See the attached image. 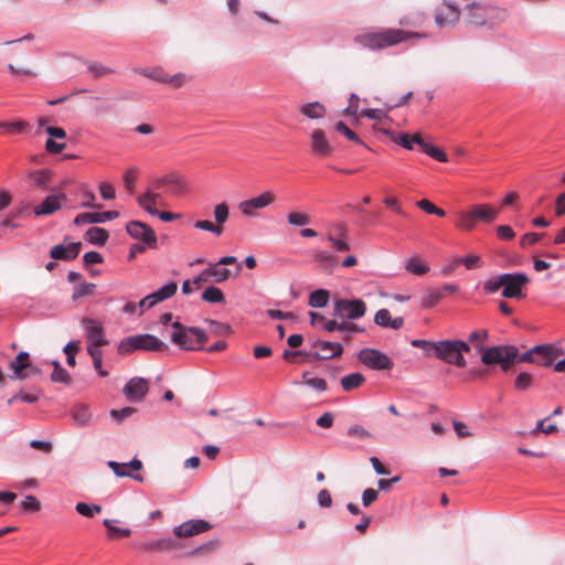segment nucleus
Here are the masks:
<instances>
[{
	"label": "nucleus",
	"mask_w": 565,
	"mask_h": 565,
	"mask_svg": "<svg viewBox=\"0 0 565 565\" xmlns=\"http://www.w3.org/2000/svg\"><path fill=\"white\" fill-rule=\"evenodd\" d=\"M391 312L387 309H380L374 316V322L379 327L388 328L391 321Z\"/></svg>",
	"instance_id": "nucleus-59"
},
{
	"label": "nucleus",
	"mask_w": 565,
	"mask_h": 565,
	"mask_svg": "<svg viewBox=\"0 0 565 565\" xmlns=\"http://www.w3.org/2000/svg\"><path fill=\"white\" fill-rule=\"evenodd\" d=\"M149 391L148 382L142 377H134L124 386V394L130 402H140Z\"/></svg>",
	"instance_id": "nucleus-19"
},
{
	"label": "nucleus",
	"mask_w": 565,
	"mask_h": 565,
	"mask_svg": "<svg viewBox=\"0 0 565 565\" xmlns=\"http://www.w3.org/2000/svg\"><path fill=\"white\" fill-rule=\"evenodd\" d=\"M444 298L443 289L427 288L420 298L423 308H433Z\"/></svg>",
	"instance_id": "nucleus-30"
},
{
	"label": "nucleus",
	"mask_w": 565,
	"mask_h": 565,
	"mask_svg": "<svg viewBox=\"0 0 565 565\" xmlns=\"http://www.w3.org/2000/svg\"><path fill=\"white\" fill-rule=\"evenodd\" d=\"M416 205L420 210L425 211L428 214H435V215H438V216H441V217L446 215V212L443 209L436 206L434 203H431L427 199H423V200L417 201Z\"/></svg>",
	"instance_id": "nucleus-51"
},
{
	"label": "nucleus",
	"mask_w": 565,
	"mask_h": 565,
	"mask_svg": "<svg viewBox=\"0 0 565 565\" xmlns=\"http://www.w3.org/2000/svg\"><path fill=\"white\" fill-rule=\"evenodd\" d=\"M476 222L492 223L497 220L499 211L488 204H476L470 209Z\"/></svg>",
	"instance_id": "nucleus-26"
},
{
	"label": "nucleus",
	"mask_w": 565,
	"mask_h": 565,
	"mask_svg": "<svg viewBox=\"0 0 565 565\" xmlns=\"http://www.w3.org/2000/svg\"><path fill=\"white\" fill-rule=\"evenodd\" d=\"M88 71L95 78L108 75L114 73V70L107 66H104L99 63L90 62L88 63Z\"/></svg>",
	"instance_id": "nucleus-55"
},
{
	"label": "nucleus",
	"mask_w": 565,
	"mask_h": 565,
	"mask_svg": "<svg viewBox=\"0 0 565 565\" xmlns=\"http://www.w3.org/2000/svg\"><path fill=\"white\" fill-rule=\"evenodd\" d=\"M178 290V284L175 281H170L159 288L158 290L149 294L147 296V300H150L153 306H156L159 302H162L167 299H170L175 295Z\"/></svg>",
	"instance_id": "nucleus-27"
},
{
	"label": "nucleus",
	"mask_w": 565,
	"mask_h": 565,
	"mask_svg": "<svg viewBox=\"0 0 565 565\" xmlns=\"http://www.w3.org/2000/svg\"><path fill=\"white\" fill-rule=\"evenodd\" d=\"M412 347L422 349L427 356L435 355L436 341L415 339L411 341Z\"/></svg>",
	"instance_id": "nucleus-50"
},
{
	"label": "nucleus",
	"mask_w": 565,
	"mask_h": 565,
	"mask_svg": "<svg viewBox=\"0 0 565 565\" xmlns=\"http://www.w3.org/2000/svg\"><path fill=\"white\" fill-rule=\"evenodd\" d=\"M405 268L407 271L418 276L425 275L429 270V267L422 263L417 257L409 258L406 262Z\"/></svg>",
	"instance_id": "nucleus-45"
},
{
	"label": "nucleus",
	"mask_w": 565,
	"mask_h": 565,
	"mask_svg": "<svg viewBox=\"0 0 565 565\" xmlns=\"http://www.w3.org/2000/svg\"><path fill=\"white\" fill-rule=\"evenodd\" d=\"M414 140L416 142V145L419 146L420 150L426 153L427 156H429L430 158L439 161V162H447L448 161V156L447 153L441 150L440 148L429 143V142H426L420 134H415L414 135Z\"/></svg>",
	"instance_id": "nucleus-24"
},
{
	"label": "nucleus",
	"mask_w": 565,
	"mask_h": 565,
	"mask_svg": "<svg viewBox=\"0 0 565 565\" xmlns=\"http://www.w3.org/2000/svg\"><path fill=\"white\" fill-rule=\"evenodd\" d=\"M313 260L327 271H332L337 265V257L330 254L328 250H316L313 253Z\"/></svg>",
	"instance_id": "nucleus-29"
},
{
	"label": "nucleus",
	"mask_w": 565,
	"mask_h": 565,
	"mask_svg": "<svg viewBox=\"0 0 565 565\" xmlns=\"http://www.w3.org/2000/svg\"><path fill=\"white\" fill-rule=\"evenodd\" d=\"M201 299L209 303H224L225 302V296H224L223 291L215 286H209L207 288H205V290L202 292Z\"/></svg>",
	"instance_id": "nucleus-37"
},
{
	"label": "nucleus",
	"mask_w": 565,
	"mask_h": 565,
	"mask_svg": "<svg viewBox=\"0 0 565 565\" xmlns=\"http://www.w3.org/2000/svg\"><path fill=\"white\" fill-rule=\"evenodd\" d=\"M51 381L55 383H64L70 384L71 383V376L68 372L62 366L58 370H53L51 374Z\"/></svg>",
	"instance_id": "nucleus-61"
},
{
	"label": "nucleus",
	"mask_w": 565,
	"mask_h": 565,
	"mask_svg": "<svg viewBox=\"0 0 565 565\" xmlns=\"http://www.w3.org/2000/svg\"><path fill=\"white\" fill-rule=\"evenodd\" d=\"M365 382V376L359 372L348 374L341 377L340 383L345 392H351L360 387Z\"/></svg>",
	"instance_id": "nucleus-35"
},
{
	"label": "nucleus",
	"mask_w": 565,
	"mask_h": 565,
	"mask_svg": "<svg viewBox=\"0 0 565 565\" xmlns=\"http://www.w3.org/2000/svg\"><path fill=\"white\" fill-rule=\"evenodd\" d=\"M425 33L411 32L402 29H383L379 32H366L353 38V42L363 49L383 50L408 39L425 38Z\"/></svg>",
	"instance_id": "nucleus-2"
},
{
	"label": "nucleus",
	"mask_w": 565,
	"mask_h": 565,
	"mask_svg": "<svg viewBox=\"0 0 565 565\" xmlns=\"http://www.w3.org/2000/svg\"><path fill=\"white\" fill-rule=\"evenodd\" d=\"M470 351V345L463 340L436 341L435 358L457 367H465L467 361L463 353Z\"/></svg>",
	"instance_id": "nucleus-5"
},
{
	"label": "nucleus",
	"mask_w": 565,
	"mask_h": 565,
	"mask_svg": "<svg viewBox=\"0 0 565 565\" xmlns=\"http://www.w3.org/2000/svg\"><path fill=\"white\" fill-rule=\"evenodd\" d=\"M310 147L312 152L320 158L332 154L333 147L329 142L326 132L322 129H313L310 134Z\"/></svg>",
	"instance_id": "nucleus-18"
},
{
	"label": "nucleus",
	"mask_w": 565,
	"mask_h": 565,
	"mask_svg": "<svg viewBox=\"0 0 565 565\" xmlns=\"http://www.w3.org/2000/svg\"><path fill=\"white\" fill-rule=\"evenodd\" d=\"M305 384L317 392H326L328 390V384L326 380L320 377L307 379Z\"/></svg>",
	"instance_id": "nucleus-64"
},
{
	"label": "nucleus",
	"mask_w": 565,
	"mask_h": 565,
	"mask_svg": "<svg viewBox=\"0 0 565 565\" xmlns=\"http://www.w3.org/2000/svg\"><path fill=\"white\" fill-rule=\"evenodd\" d=\"M65 200L64 194L47 195L39 205L33 210L36 216L51 215L61 209L62 201Z\"/></svg>",
	"instance_id": "nucleus-23"
},
{
	"label": "nucleus",
	"mask_w": 565,
	"mask_h": 565,
	"mask_svg": "<svg viewBox=\"0 0 565 565\" xmlns=\"http://www.w3.org/2000/svg\"><path fill=\"white\" fill-rule=\"evenodd\" d=\"M456 226L462 231H471L476 225V220L471 211H461L458 213Z\"/></svg>",
	"instance_id": "nucleus-40"
},
{
	"label": "nucleus",
	"mask_w": 565,
	"mask_h": 565,
	"mask_svg": "<svg viewBox=\"0 0 565 565\" xmlns=\"http://www.w3.org/2000/svg\"><path fill=\"white\" fill-rule=\"evenodd\" d=\"M107 465L117 477H129L139 482L143 481V478L140 475H131L130 472H128L125 463H118L117 461L110 460L108 461Z\"/></svg>",
	"instance_id": "nucleus-44"
},
{
	"label": "nucleus",
	"mask_w": 565,
	"mask_h": 565,
	"mask_svg": "<svg viewBox=\"0 0 565 565\" xmlns=\"http://www.w3.org/2000/svg\"><path fill=\"white\" fill-rule=\"evenodd\" d=\"M135 413H136V408L127 406L121 409H113L110 412V416L117 422H122L124 419L128 418L129 416H131Z\"/></svg>",
	"instance_id": "nucleus-63"
},
{
	"label": "nucleus",
	"mask_w": 565,
	"mask_h": 565,
	"mask_svg": "<svg viewBox=\"0 0 565 565\" xmlns=\"http://www.w3.org/2000/svg\"><path fill=\"white\" fill-rule=\"evenodd\" d=\"M164 183V191L174 195L181 194L185 190L183 180L177 174H167L157 178V185Z\"/></svg>",
	"instance_id": "nucleus-25"
},
{
	"label": "nucleus",
	"mask_w": 565,
	"mask_h": 565,
	"mask_svg": "<svg viewBox=\"0 0 565 565\" xmlns=\"http://www.w3.org/2000/svg\"><path fill=\"white\" fill-rule=\"evenodd\" d=\"M95 284L83 282L74 287L72 300L77 301L78 299L93 295L95 290Z\"/></svg>",
	"instance_id": "nucleus-48"
},
{
	"label": "nucleus",
	"mask_w": 565,
	"mask_h": 565,
	"mask_svg": "<svg viewBox=\"0 0 565 565\" xmlns=\"http://www.w3.org/2000/svg\"><path fill=\"white\" fill-rule=\"evenodd\" d=\"M358 360L366 367L375 371H388L394 366L393 360L376 349L365 348L358 352Z\"/></svg>",
	"instance_id": "nucleus-9"
},
{
	"label": "nucleus",
	"mask_w": 565,
	"mask_h": 565,
	"mask_svg": "<svg viewBox=\"0 0 565 565\" xmlns=\"http://www.w3.org/2000/svg\"><path fill=\"white\" fill-rule=\"evenodd\" d=\"M348 435L358 437L361 440L372 437L371 433L361 425H352L348 428Z\"/></svg>",
	"instance_id": "nucleus-60"
},
{
	"label": "nucleus",
	"mask_w": 565,
	"mask_h": 565,
	"mask_svg": "<svg viewBox=\"0 0 565 565\" xmlns=\"http://www.w3.org/2000/svg\"><path fill=\"white\" fill-rule=\"evenodd\" d=\"M206 269V274L210 275L211 281L216 284L227 280L231 274L227 268H221L217 263L210 265Z\"/></svg>",
	"instance_id": "nucleus-39"
},
{
	"label": "nucleus",
	"mask_w": 565,
	"mask_h": 565,
	"mask_svg": "<svg viewBox=\"0 0 565 565\" xmlns=\"http://www.w3.org/2000/svg\"><path fill=\"white\" fill-rule=\"evenodd\" d=\"M330 299V291L323 288L313 290L309 295L308 306L311 308H324Z\"/></svg>",
	"instance_id": "nucleus-31"
},
{
	"label": "nucleus",
	"mask_w": 565,
	"mask_h": 565,
	"mask_svg": "<svg viewBox=\"0 0 565 565\" xmlns=\"http://www.w3.org/2000/svg\"><path fill=\"white\" fill-rule=\"evenodd\" d=\"M228 214V205L225 202L220 203L214 207V218L218 226L226 222Z\"/></svg>",
	"instance_id": "nucleus-53"
},
{
	"label": "nucleus",
	"mask_w": 565,
	"mask_h": 565,
	"mask_svg": "<svg viewBox=\"0 0 565 565\" xmlns=\"http://www.w3.org/2000/svg\"><path fill=\"white\" fill-rule=\"evenodd\" d=\"M477 352L481 353V362L484 365L499 364L503 372H508L510 365L515 362L534 363L536 353L544 350L543 345H535L526 352L519 354L515 345H493L484 348L482 344L476 345Z\"/></svg>",
	"instance_id": "nucleus-1"
},
{
	"label": "nucleus",
	"mask_w": 565,
	"mask_h": 565,
	"mask_svg": "<svg viewBox=\"0 0 565 565\" xmlns=\"http://www.w3.org/2000/svg\"><path fill=\"white\" fill-rule=\"evenodd\" d=\"M22 510L28 512H36L40 510L41 504L34 495H26L23 501L20 502Z\"/></svg>",
	"instance_id": "nucleus-58"
},
{
	"label": "nucleus",
	"mask_w": 565,
	"mask_h": 565,
	"mask_svg": "<svg viewBox=\"0 0 565 565\" xmlns=\"http://www.w3.org/2000/svg\"><path fill=\"white\" fill-rule=\"evenodd\" d=\"M274 201L275 194L270 191H266L255 198L242 201L238 204V209L243 215L252 217L255 216V210L265 209Z\"/></svg>",
	"instance_id": "nucleus-12"
},
{
	"label": "nucleus",
	"mask_w": 565,
	"mask_h": 565,
	"mask_svg": "<svg viewBox=\"0 0 565 565\" xmlns=\"http://www.w3.org/2000/svg\"><path fill=\"white\" fill-rule=\"evenodd\" d=\"M326 237L337 252H348L351 249L347 237H337L332 232H327Z\"/></svg>",
	"instance_id": "nucleus-47"
},
{
	"label": "nucleus",
	"mask_w": 565,
	"mask_h": 565,
	"mask_svg": "<svg viewBox=\"0 0 565 565\" xmlns=\"http://www.w3.org/2000/svg\"><path fill=\"white\" fill-rule=\"evenodd\" d=\"M81 248V243H70L68 245L58 244L51 248L50 256L53 259L72 260L78 256Z\"/></svg>",
	"instance_id": "nucleus-22"
},
{
	"label": "nucleus",
	"mask_w": 565,
	"mask_h": 565,
	"mask_svg": "<svg viewBox=\"0 0 565 565\" xmlns=\"http://www.w3.org/2000/svg\"><path fill=\"white\" fill-rule=\"evenodd\" d=\"M299 111L309 119H321L327 115V108L320 102L306 103Z\"/></svg>",
	"instance_id": "nucleus-28"
},
{
	"label": "nucleus",
	"mask_w": 565,
	"mask_h": 565,
	"mask_svg": "<svg viewBox=\"0 0 565 565\" xmlns=\"http://www.w3.org/2000/svg\"><path fill=\"white\" fill-rule=\"evenodd\" d=\"M359 96L354 93H352L350 95V98H349V105L348 107L343 110V114L345 116H351V117H354V118H358L359 116Z\"/></svg>",
	"instance_id": "nucleus-57"
},
{
	"label": "nucleus",
	"mask_w": 565,
	"mask_h": 565,
	"mask_svg": "<svg viewBox=\"0 0 565 565\" xmlns=\"http://www.w3.org/2000/svg\"><path fill=\"white\" fill-rule=\"evenodd\" d=\"M30 128L29 122L24 120L18 121H0V130L12 134H21Z\"/></svg>",
	"instance_id": "nucleus-42"
},
{
	"label": "nucleus",
	"mask_w": 565,
	"mask_h": 565,
	"mask_svg": "<svg viewBox=\"0 0 565 565\" xmlns=\"http://www.w3.org/2000/svg\"><path fill=\"white\" fill-rule=\"evenodd\" d=\"M212 525L205 520H189L174 526L173 534L178 537H191L209 531Z\"/></svg>",
	"instance_id": "nucleus-16"
},
{
	"label": "nucleus",
	"mask_w": 565,
	"mask_h": 565,
	"mask_svg": "<svg viewBox=\"0 0 565 565\" xmlns=\"http://www.w3.org/2000/svg\"><path fill=\"white\" fill-rule=\"evenodd\" d=\"M73 419L81 427L88 426L92 419V413L86 405H76L72 413Z\"/></svg>",
	"instance_id": "nucleus-36"
},
{
	"label": "nucleus",
	"mask_w": 565,
	"mask_h": 565,
	"mask_svg": "<svg viewBox=\"0 0 565 565\" xmlns=\"http://www.w3.org/2000/svg\"><path fill=\"white\" fill-rule=\"evenodd\" d=\"M302 353L309 362H316L341 356L343 347L339 342L316 340L310 341V347Z\"/></svg>",
	"instance_id": "nucleus-8"
},
{
	"label": "nucleus",
	"mask_w": 565,
	"mask_h": 565,
	"mask_svg": "<svg viewBox=\"0 0 565 565\" xmlns=\"http://www.w3.org/2000/svg\"><path fill=\"white\" fill-rule=\"evenodd\" d=\"M366 313V303L360 298H338L333 301V316L342 320H358Z\"/></svg>",
	"instance_id": "nucleus-7"
},
{
	"label": "nucleus",
	"mask_w": 565,
	"mask_h": 565,
	"mask_svg": "<svg viewBox=\"0 0 565 565\" xmlns=\"http://www.w3.org/2000/svg\"><path fill=\"white\" fill-rule=\"evenodd\" d=\"M163 186L164 183L157 185V179H154L147 191L137 198L138 205L148 213H153L150 210V205L161 203L163 192H166Z\"/></svg>",
	"instance_id": "nucleus-13"
},
{
	"label": "nucleus",
	"mask_w": 565,
	"mask_h": 565,
	"mask_svg": "<svg viewBox=\"0 0 565 565\" xmlns=\"http://www.w3.org/2000/svg\"><path fill=\"white\" fill-rule=\"evenodd\" d=\"M174 332L171 334V341L180 349L185 351L202 350L207 341L206 332L198 327H185L180 321L172 322Z\"/></svg>",
	"instance_id": "nucleus-4"
},
{
	"label": "nucleus",
	"mask_w": 565,
	"mask_h": 565,
	"mask_svg": "<svg viewBox=\"0 0 565 565\" xmlns=\"http://www.w3.org/2000/svg\"><path fill=\"white\" fill-rule=\"evenodd\" d=\"M459 18L460 10L447 1H444L443 7L436 8L435 10V22L439 28L455 25L459 21Z\"/></svg>",
	"instance_id": "nucleus-14"
},
{
	"label": "nucleus",
	"mask_w": 565,
	"mask_h": 565,
	"mask_svg": "<svg viewBox=\"0 0 565 565\" xmlns=\"http://www.w3.org/2000/svg\"><path fill=\"white\" fill-rule=\"evenodd\" d=\"M119 216L118 211L87 212L77 214L74 218L75 225L105 223Z\"/></svg>",
	"instance_id": "nucleus-20"
},
{
	"label": "nucleus",
	"mask_w": 565,
	"mask_h": 565,
	"mask_svg": "<svg viewBox=\"0 0 565 565\" xmlns=\"http://www.w3.org/2000/svg\"><path fill=\"white\" fill-rule=\"evenodd\" d=\"M81 323L85 329L88 343L102 345L108 344V340L105 338V330L98 321L88 317H84Z\"/></svg>",
	"instance_id": "nucleus-17"
},
{
	"label": "nucleus",
	"mask_w": 565,
	"mask_h": 565,
	"mask_svg": "<svg viewBox=\"0 0 565 565\" xmlns=\"http://www.w3.org/2000/svg\"><path fill=\"white\" fill-rule=\"evenodd\" d=\"M75 510L83 516L93 518L96 513L102 511V507L98 504H88L86 502H78L75 505Z\"/></svg>",
	"instance_id": "nucleus-49"
},
{
	"label": "nucleus",
	"mask_w": 565,
	"mask_h": 565,
	"mask_svg": "<svg viewBox=\"0 0 565 565\" xmlns=\"http://www.w3.org/2000/svg\"><path fill=\"white\" fill-rule=\"evenodd\" d=\"M335 130L344 135L349 140L356 142L359 145H364L360 137L353 130H351L343 121H339L335 124Z\"/></svg>",
	"instance_id": "nucleus-54"
},
{
	"label": "nucleus",
	"mask_w": 565,
	"mask_h": 565,
	"mask_svg": "<svg viewBox=\"0 0 565 565\" xmlns=\"http://www.w3.org/2000/svg\"><path fill=\"white\" fill-rule=\"evenodd\" d=\"M168 349V344L149 333L124 338L117 347V351L121 355L129 354L137 350L163 352Z\"/></svg>",
	"instance_id": "nucleus-6"
},
{
	"label": "nucleus",
	"mask_w": 565,
	"mask_h": 565,
	"mask_svg": "<svg viewBox=\"0 0 565 565\" xmlns=\"http://www.w3.org/2000/svg\"><path fill=\"white\" fill-rule=\"evenodd\" d=\"M544 350L535 355V362L539 365L548 367L554 365V360L557 355L556 350L552 345L542 344Z\"/></svg>",
	"instance_id": "nucleus-34"
},
{
	"label": "nucleus",
	"mask_w": 565,
	"mask_h": 565,
	"mask_svg": "<svg viewBox=\"0 0 565 565\" xmlns=\"http://www.w3.org/2000/svg\"><path fill=\"white\" fill-rule=\"evenodd\" d=\"M194 226L199 230L207 231L215 235H221L223 232V228L221 226L215 225L210 221H196L194 223Z\"/></svg>",
	"instance_id": "nucleus-62"
},
{
	"label": "nucleus",
	"mask_w": 565,
	"mask_h": 565,
	"mask_svg": "<svg viewBox=\"0 0 565 565\" xmlns=\"http://www.w3.org/2000/svg\"><path fill=\"white\" fill-rule=\"evenodd\" d=\"M509 274H500L497 277L490 278L484 281L483 290L486 294H494L501 288L503 289V285L509 279Z\"/></svg>",
	"instance_id": "nucleus-38"
},
{
	"label": "nucleus",
	"mask_w": 565,
	"mask_h": 565,
	"mask_svg": "<svg viewBox=\"0 0 565 565\" xmlns=\"http://www.w3.org/2000/svg\"><path fill=\"white\" fill-rule=\"evenodd\" d=\"M28 178L31 185L42 190L49 189L50 172L47 170L41 169L31 171Z\"/></svg>",
	"instance_id": "nucleus-33"
},
{
	"label": "nucleus",
	"mask_w": 565,
	"mask_h": 565,
	"mask_svg": "<svg viewBox=\"0 0 565 565\" xmlns=\"http://www.w3.org/2000/svg\"><path fill=\"white\" fill-rule=\"evenodd\" d=\"M136 72L145 77H149V78L160 82V83H166V81H167V73L161 67H156L152 70L138 68V70H136Z\"/></svg>",
	"instance_id": "nucleus-46"
},
{
	"label": "nucleus",
	"mask_w": 565,
	"mask_h": 565,
	"mask_svg": "<svg viewBox=\"0 0 565 565\" xmlns=\"http://www.w3.org/2000/svg\"><path fill=\"white\" fill-rule=\"evenodd\" d=\"M29 353L20 352L14 360L9 362V369L12 370V379L24 380L31 375H38L41 370L29 361Z\"/></svg>",
	"instance_id": "nucleus-11"
},
{
	"label": "nucleus",
	"mask_w": 565,
	"mask_h": 565,
	"mask_svg": "<svg viewBox=\"0 0 565 565\" xmlns=\"http://www.w3.org/2000/svg\"><path fill=\"white\" fill-rule=\"evenodd\" d=\"M114 521L105 519L103 524L107 527L108 536L110 539L127 537L131 534V530L128 527H118L113 524Z\"/></svg>",
	"instance_id": "nucleus-43"
},
{
	"label": "nucleus",
	"mask_w": 565,
	"mask_h": 565,
	"mask_svg": "<svg viewBox=\"0 0 565 565\" xmlns=\"http://www.w3.org/2000/svg\"><path fill=\"white\" fill-rule=\"evenodd\" d=\"M425 15L423 13H415L405 15L399 20V24L403 26L419 28L423 25Z\"/></svg>",
	"instance_id": "nucleus-52"
},
{
	"label": "nucleus",
	"mask_w": 565,
	"mask_h": 565,
	"mask_svg": "<svg viewBox=\"0 0 565 565\" xmlns=\"http://www.w3.org/2000/svg\"><path fill=\"white\" fill-rule=\"evenodd\" d=\"M287 222L295 227H303L311 223V218L307 213L291 211L287 214Z\"/></svg>",
	"instance_id": "nucleus-41"
},
{
	"label": "nucleus",
	"mask_w": 565,
	"mask_h": 565,
	"mask_svg": "<svg viewBox=\"0 0 565 565\" xmlns=\"http://www.w3.org/2000/svg\"><path fill=\"white\" fill-rule=\"evenodd\" d=\"M463 15L470 25L494 28L505 21L508 12L488 1H472L465 7Z\"/></svg>",
	"instance_id": "nucleus-3"
},
{
	"label": "nucleus",
	"mask_w": 565,
	"mask_h": 565,
	"mask_svg": "<svg viewBox=\"0 0 565 565\" xmlns=\"http://www.w3.org/2000/svg\"><path fill=\"white\" fill-rule=\"evenodd\" d=\"M532 385V376L526 372H521L514 381V387L518 391H525Z\"/></svg>",
	"instance_id": "nucleus-56"
},
{
	"label": "nucleus",
	"mask_w": 565,
	"mask_h": 565,
	"mask_svg": "<svg viewBox=\"0 0 565 565\" xmlns=\"http://www.w3.org/2000/svg\"><path fill=\"white\" fill-rule=\"evenodd\" d=\"M181 547V543L174 537H162L150 540L141 544V548L147 552H170Z\"/></svg>",
	"instance_id": "nucleus-21"
},
{
	"label": "nucleus",
	"mask_w": 565,
	"mask_h": 565,
	"mask_svg": "<svg viewBox=\"0 0 565 565\" xmlns=\"http://www.w3.org/2000/svg\"><path fill=\"white\" fill-rule=\"evenodd\" d=\"M126 231L130 237L140 241L148 248L156 249L158 239L154 231L146 223L140 221H130L126 225Z\"/></svg>",
	"instance_id": "nucleus-10"
},
{
	"label": "nucleus",
	"mask_w": 565,
	"mask_h": 565,
	"mask_svg": "<svg viewBox=\"0 0 565 565\" xmlns=\"http://www.w3.org/2000/svg\"><path fill=\"white\" fill-rule=\"evenodd\" d=\"M108 232L103 227H90L85 233V238L94 245L104 246L108 239Z\"/></svg>",
	"instance_id": "nucleus-32"
},
{
	"label": "nucleus",
	"mask_w": 565,
	"mask_h": 565,
	"mask_svg": "<svg viewBox=\"0 0 565 565\" xmlns=\"http://www.w3.org/2000/svg\"><path fill=\"white\" fill-rule=\"evenodd\" d=\"M509 279L503 285L502 296L504 298L523 297L522 287L529 282V277L524 273H508Z\"/></svg>",
	"instance_id": "nucleus-15"
}]
</instances>
